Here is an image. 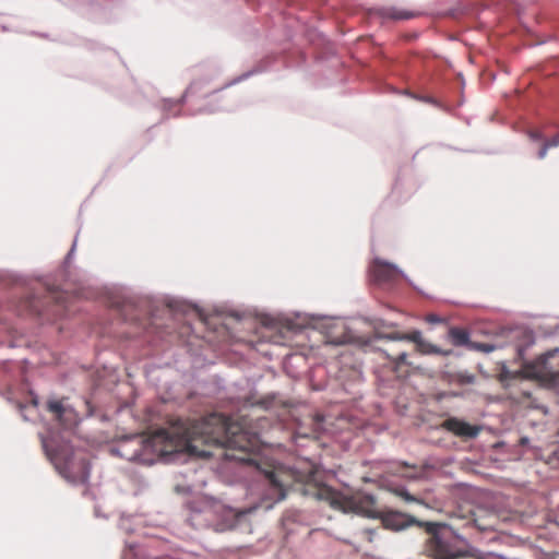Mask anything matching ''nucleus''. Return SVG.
Listing matches in <instances>:
<instances>
[{
    "label": "nucleus",
    "instance_id": "10",
    "mask_svg": "<svg viewBox=\"0 0 559 559\" xmlns=\"http://www.w3.org/2000/svg\"><path fill=\"white\" fill-rule=\"evenodd\" d=\"M47 409L55 415V418L64 427L70 426L74 420L73 409L63 405L62 401H48Z\"/></svg>",
    "mask_w": 559,
    "mask_h": 559
},
{
    "label": "nucleus",
    "instance_id": "23",
    "mask_svg": "<svg viewBox=\"0 0 559 559\" xmlns=\"http://www.w3.org/2000/svg\"><path fill=\"white\" fill-rule=\"evenodd\" d=\"M255 404H257V405H261V406H263V407H266V404H265V402H264V401L258 402V403H255Z\"/></svg>",
    "mask_w": 559,
    "mask_h": 559
},
{
    "label": "nucleus",
    "instance_id": "7",
    "mask_svg": "<svg viewBox=\"0 0 559 559\" xmlns=\"http://www.w3.org/2000/svg\"><path fill=\"white\" fill-rule=\"evenodd\" d=\"M59 473L70 483L84 484L90 477V465L85 459L67 461L58 466Z\"/></svg>",
    "mask_w": 559,
    "mask_h": 559
},
{
    "label": "nucleus",
    "instance_id": "24",
    "mask_svg": "<svg viewBox=\"0 0 559 559\" xmlns=\"http://www.w3.org/2000/svg\"><path fill=\"white\" fill-rule=\"evenodd\" d=\"M322 421V417L320 415L317 416V423L320 424Z\"/></svg>",
    "mask_w": 559,
    "mask_h": 559
},
{
    "label": "nucleus",
    "instance_id": "15",
    "mask_svg": "<svg viewBox=\"0 0 559 559\" xmlns=\"http://www.w3.org/2000/svg\"><path fill=\"white\" fill-rule=\"evenodd\" d=\"M396 493L407 502H418L419 501L414 496H412L409 492H407L405 489H399V490H396Z\"/></svg>",
    "mask_w": 559,
    "mask_h": 559
},
{
    "label": "nucleus",
    "instance_id": "18",
    "mask_svg": "<svg viewBox=\"0 0 559 559\" xmlns=\"http://www.w3.org/2000/svg\"><path fill=\"white\" fill-rule=\"evenodd\" d=\"M545 143L548 145L549 148L559 146V133L552 136L551 139L545 141Z\"/></svg>",
    "mask_w": 559,
    "mask_h": 559
},
{
    "label": "nucleus",
    "instance_id": "12",
    "mask_svg": "<svg viewBox=\"0 0 559 559\" xmlns=\"http://www.w3.org/2000/svg\"><path fill=\"white\" fill-rule=\"evenodd\" d=\"M383 17L391 20H409L416 16V13L396 8H386L381 10Z\"/></svg>",
    "mask_w": 559,
    "mask_h": 559
},
{
    "label": "nucleus",
    "instance_id": "25",
    "mask_svg": "<svg viewBox=\"0 0 559 559\" xmlns=\"http://www.w3.org/2000/svg\"><path fill=\"white\" fill-rule=\"evenodd\" d=\"M522 395H523V396H526V397H530V396H531V395H530V393H526V392H522Z\"/></svg>",
    "mask_w": 559,
    "mask_h": 559
},
{
    "label": "nucleus",
    "instance_id": "9",
    "mask_svg": "<svg viewBox=\"0 0 559 559\" xmlns=\"http://www.w3.org/2000/svg\"><path fill=\"white\" fill-rule=\"evenodd\" d=\"M440 428L461 438H475L479 433V428L477 426H473L456 417L445 419L441 423Z\"/></svg>",
    "mask_w": 559,
    "mask_h": 559
},
{
    "label": "nucleus",
    "instance_id": "4",
    "mask_svg": "<svg viewBox=\"0 0 559 559\" xmlns=\"http://www.w3.org/2000/svg\"><path fill=\"white\" fill-rule=\"evenodd\" d=\"M248 512V510L236 511L218 501H210L204 504L198 515L203 519L206 526L216 532H225L236 527Z\"/></svg>",
    "mask_w": 559,
    "mask_h": 559
},
{
    "label": "nucleus",
    "instance_id": "11",
    "mask_svg": "<svg viewBox=\"0 0 559 559\" xmlns=\"http://www.w3.org/2000/svg\"><path fill=\"white\" fill-rule=\"evenodd\" d=\"M448 335L454 346H466L469 348L472 341L467 330L454 326L449 330Z\"/></svg>",
    "mask_w": 559,
    "mask_h": 559
},
{
    "label": "nucleus",
    "instance_id": "5",
    "mask_svg": "<svg viewBox=\"0 0 559 559\" xmlns=\"http://www.w3.org/2000/svg\"><path fill=\"white\" fill-rule=\"evenodd\" d=\"M376 336L381 340L389 341H409L415 344L416 350L423 355L440 354L448 355L449 352H442L436 345L427 342L423 338L420 331H412L409 333H403L399 331H385L380 326L376 328Z\"/></svg>",
    "mask_w": 559,
    "mask_h": 559
},
{
    "label": "nucleus",
    "instance_id": "17",
    "mask_svg": "<svg viewBox=\"0 0 559 559\" xmlns=\"http://www.w3.org/2000/svg\"><path fill=\"white\" fill-rule=\"evenodd\" d=\"M362 534H364L365 538L368 542L372 543L373 542V537L376 535V531L371 530V528H366V530L362 531Z\"/></svg>",
    "mask_w": 559,
    "mask_h": 559
},
{
    "label": "nucleus",
    "instance_id": "22",
    "mask_svg": "<svg viewBox=\"0 0 559 559\" xmlns=\"http://www.w3.org/2000/svg\"><path fill=\"white\" fill-rule=\"evenodd\" d=\"M475 524L480 528V530H486L488 527H491V524H487V525H480L477 520H475Z\"/></svg>",
    "mask_w": 559,
    "mask_h": 559
},
{
    "label": "nucleus",
    "instance_id": "14",
    "mask_svg": "<svg viewBox=\"0 0 559 559\" xmlns=\"http://www.w3.org/2000/svg\"><path fill=\"white\" fill-rule=\"evenodd\" d=\"M406 352H400L395 357L388 355V358L392 361L394 365V368L397 369L401 365L406 364Z\"/></svg>",
    "mask_w": 559,
    "mask_h": 559
},
{
    "label": "nucleus",
    "instance_id": "13",
    "mask_svg": "<svg viewBox=\"0 0 559 559\" xmlns=\"http://www.w3.org/2000/svg\"><path fill=\"white\" fill-rule=\"evenodd\" d=\"M497 347L489 343H479V342H471L469 349L481 352V353H491Z\"/></svg>",
    "mask_w": 559,
    "mask_h": 559
},
{
    "label": "nucleus",
    "instance_id": "3",
    "mask_svg": "<svg viewBox=\"0 0 559 559\" xmlns=\"http://www.w3.org/2000/svg\"><path fill=\"white\" fill-rule=\"evenodd\" d=\"M424 528L428 537L424 544V552L432 559H452L460 551L454 544V533L451 527L442 522L424 521Z\"/></svg>",
    "mask_w": 559,
    "mask_h": 559
},
{
    "label": "nucleus",
    "instance_id": "2",
    "mask_svg": "<svg viewBox=\"0 0 559 559\" xmlns=\"http://www.w3.org/2000/svg\"><path fill=\"white\" fill-rule=\"evenodd\" d=\"M265 480L269 485V496L274 502L282 501L288 490L300 491L306 496L314 497L319 500H325L334 509L342 510L344 512L360 508L359 504H366L365 512L369 515L374 516L373 508L376 501L371 496H365L357 503L354 499L347 498L334 490L333 488L321 484L314 483L313 473H309L305 481L296 479L293 472L284 468H274L269 471L264 475Z\"/></svg>",
    "mask_w": 559,
    "mask_h": 559
},
{
    "label": "nucleus",
    "instance_id": "19",
    "mask_svg": "<svg viewBox=\"0 0 559 559\" xmlns=\"http://www.w3.org/2000/svg\"><path fill=\"white\" fill-rule=\"evenodd\" d=\"M528 136L534 140V141H538V140H542L543 139V134L540 131L538 130H531L528 132Z\"/></svg>",
    "mask_w": 559,
    "mask_h": 559
},
{
    "label": "nucleus",
    "instance_id": "1",
    "mask_svg": "<svg viewBox=\"0 0 559 559\" xmlns=\"http://www.w3.org/2000/svg\"><path fill=\"white\" fill-rule=\"evenodd\" d=\"M139 450L128 459L144 461L146 452L157 457H165L185 450L193 451V442L202 441L245 453L258 451L260 438L252 432L243 417L239 421L231 420L223 414L213 413L199 420L176 419L169 427L154 431L147 438H136Z\"/></svg>",
    "mask_w": 559,
    "mask_h": 559
},
{
    "label": "nucleus",
    "instance_id": "8",
    "mask_svg": "<svg viewBox=\"0 0 559 559\" xmlns=\"http://www.w3.org/2000/svg\"><path fill=\"white\" fill-rule=\"evenodd\" d=\"M370 272L377 283H391L396 281L401 275L400 270L395 265L381 259L373 260Z\"/></svg>",
    "mask_w": 559,
    "mask_h": 559
},
{
    "label": "nucleus",
    "instance_id": "16",
    "mask_svg": "<svg viewBox=\"0 0 559 559\" xmlns=\"http://www.w3.org/2000/svg\"><path fill=\"white\" fill-rule=\"evenodd\" d=\"M549 380H550L551 385L555 386L557 390H559V371L550 372Z\"/></svg>",
    "mask_w": 559,
    "mask_h": 559
},
{
    "label": "nucleus",
    "instance_id": "20",
    "mask_svg": "<svg viewBox=\"0 0 559 559\" xmlns=\"http://www.w3.org/2000/svg\"><path fill=\"white\" fill-rule=\"evenodd\" d=\"M548 150H549L548 145L544 142V144L542 145V147L538 152V158L544 159L547 155Z\"/></svg>",
    "mask_w": 559,
    "mask_h": 559
},
{
    "label": "nucleus",
    "instance_id": "6",
    "mask_svg": "<svg viewBox=\"0 0 559 559\" xmlns=\"http://www.w3.org/2000/svg\"><path fill=\"white\" fill-rule=\"evenodd\" d=\"M382 526L391 531H403L411 526L421 527L424 521L416 519L413 515L399 512L389 511L380 515Z\"/></svg>",
    "mask_w": 559,
    "mask_h": 559
},
{
    "label": "nucleus",
    "instance_id": "21",
    "mask_svg": "<svg viewBox=\"0 0 559 559\" xmlns=\"http://www.w3.org/2000/svg\"><path fill=\"white\" fill-rule=\"evenodd\" d=\"M427 320L432 323L441 322V319L436 314L428 316Z\"/></svg>",
    "mask_w": 559,
    "mask_h": 559
}]
</instances>
